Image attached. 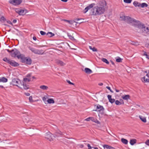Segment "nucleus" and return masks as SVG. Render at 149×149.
<instances>
[{"instance_id": "1", "label": "nucleus", "mask_w": 149, "mask_h": 149, "mask_svg": "<svg viewBox=\"0 0 149 149\" xmlns=\"http://www.w3.org/2000/svg\"><path fill=\"white\" fill-rule=\"evenodd\" d=\"M106 3L105 1H100L97 6H95L92 11V14L95 15H99L104 13L105 9Z\"/></svg>"}, {"instance_id": "2", "label": "nucleus", "mask_w": 149, "mask_h": 149, "mask_svg": "<svg viewBox=\"0 0 149 149\" xmlns=\"http://www.w3.org/2000/svg\"><path fill=\"white\" fill-rule=\"evenodd\" d=\"M120 18L121 20L125 21L128 23H135V25L137 27L141 29V30L144 26V24H141L140 22L132 19L129 16H125L123 13L120 14Z\"/></svg>"}, {"instance_id": "3", "label": "nucleus", "mask_w": 149, "mask_h": 149, "mask_svg": "<svg viewBox=\"0 0 149 149\" xmlns=\"http://www.w3.org/2000/svg\"><path fill=\"white\" fill-rule=\"evenodd\" d=\"M19 59H20L22 63L28 65H31L32 63L31 59L29 57H25L23 54H19Z\"/></svg>"}, {"instance_id": "4", "label": "nucleus", "mask_w": 149, "mask_h": 149, "mask_svg": "<svg viewBox=\"0 0 149 149\" xmlns=\"http://www.w3.org/2000/svg\"><path fill=\"white\" fill-rule=\"evenodd\" d=\"M6 50L9 52L10 55L11 57L14 58H17L19 59V51L16 48H14L11 50L9 49H6Z\"/></svg>"}, {"instance_id": "5", "label": "nucleus", "mask_w": 149, "mask_h": 149, "mask_svg": "<svg viewBox=\"0 0 149 149\" xmlns=\"http://www.w3.org/2000/svg\"><path fill=\"white\" fill-rule=\"evenodd\" d=\"M31 78H27L25 77L24 78L22 83L21 82V86H22L21 87L22 88H23L25 90H27L29 88V86L27 85L26 84V82H29L31 81Z\"/></svg>"}, {"instance_id": "6", "label": "nucleus", "mask_w": 149, "mask_h": 149, "mask_svg": "<svg viewBox=\"0 0 149 149\" xmlns=\"http://www.w3.org/2000/svg\"><path fill=\"white\" fill-rule=\"evenodd\" d=\"M29 49L32 52L36 54L42 55L44 53L42 50H39L33 48H30Z\"/></svg>"}, {"instance_id": "7", "label": "nucleus", "mask_w": 149, "mask_h": 149, "mask_svg": "<svg viewBox=\"0 0 149 149\" xmlns=\"http://www.w3.org/2000/svg\"><path fill=\"white\" fill-rule=\"evenodd\" d=\"M45 138L47 139L49 141H53L54 136L51 133L48 132L45 134Z\"/></svg>"}, {"instance_id": "8", "label": "nucleus", "mask_w": 149, "mask_h": 149, "mask_svg": "<svg viewBox=\"0 0 149 149\" xmlns=\"http://www.w3.org/2000/svg\"><path fill=\"white\" fill-rule=\"evenodd\" d=\"M104 109L103 107L99 104L97 105L96 109L95 110H93V111H99L101 113V114H103Z\"/></svg>"}, {"instance_id": "9", "label": "nucleus", "mask_w": 149, "mask_h": 149, "mask_svg": "<svg viewBox=\"0 0 149 149\" xmlns=\"http://www.w3.org/2000/svg\"><path fill=\"white\" fill-rule=\"evenodd\" d=\"M28 11L25 8H22L19 10V15H24Z\"/></svg>"}, {"instance_id": "10", "label": "nucleus", "mask_w": 149, "mask_h": 149, "mask_svg": "<svg viewBox=\"0 0 149 149\" xmlns=\"http://www.w3.org/2000/svg\"><path fill=\"white\" fill-rule=\"evenodd\" d=\"M95 5V4L93 3L90 4L88 6L86 7L83 10V12L84 13H86L88 10L91 8H93V6Z\"/></svg>"}, {"instance_id": "11", "label": "nucleus", "mask_w": 149, "mask_h": 149, "mask_svg": "<svg viewBox=\"0 0 149 149\" xmlns=\"http://www.w3.org/2000/svg\"><path fill=\"white\" fill-rule=\"evenodd\" d=\"M9 2L14 6L19 5V0H10L9 1Z\"/></svg>"}, {"instance_id": "12", "label": "nucleus", "mask_w": 149, "mask_h": 149, "mask_svg": "<svg viewBox=\"0 0 149 149\" xmlns=\"http://www.w3.org/2000/svg\"><path fill=\"white\" fill-rule=\"evenodd\" d=\"M142 31L144 33L149 34V27L144 26L142 29Z\"/></svg>"}, {"instance_id": "13", "label": "nucleus", "mask_w": 149, "mask_h": 149, "mask_svg": "<svg viewBox=\"0 0 149 149\" xmlns=\"http://www.w3.org/2000/svg\"><path fill=\"white\" fill-rule=\"evenodd\" d=\"M19 81V79H13L11 82V84L14 86H16L18 87L17 84H18Z\"/></svg>"}, {"instance_id": "14", "label": "nucleus", "mask_w": 149, "mask_h": 149, "mask_svg": "<svg viewBox=\"0 0 149 149\" xmlns=\"http://www.w3.org/2000/svg\"><path fill=\"white\" fill-rule=\"evenodd\" d=\"M146 76L147 78H146L145 77H144L142 78V80H143L145 82H147L149 83V71L148 73L146 74Z\"/></svg>"}, {"instance_id": "15", "label": "nucleus", "mask_w": 149, "mask_h": 149, "mask_svg": "<svg viewBox=\"0 0 149 149\" xmlns=\"http://www.w3.org/2000/svg\"><path fill=\"white\" fill-rule=\"evenodd\" d=\"M56 63L58 65L61 66H63L65 65V63H64L62 61L58 60H56Z\"/></svg>"}, {"instance_id": "16", "label": "nucleus", "mask_w": 149, "mask_h": 149, "mask_svg": "<svg viewBox=\"0 0 149 149\" xmlns=\"http://www.w3.org/2000/svg\"><path fill=\"white\" fill-rule=\"evenodd\" d=\"M12 66H14V67H16L18 66V65H19V64L18 63L15 62V61L11 60L9 63Z\"/></svg>"}, {"instance_id": "17", "label": "nucleus", "mask_w": 149, "mask_h": 149, "mask_svg": "<svg viewBox=\"0 0 149 149\" xmlns=\"http://www.w3.org/2000/svg\"><path fill=\"white\" fill-rule=\"evenodd\" d=\"M109 102L111 103H113L115 101V100L114 99H112L111 96V95H108L107 96Z\"/></svg>"}, {"instance_id": "18", "label": "nucleus", "mask_w": 149, "mask_h": 149, "mask_svg": "<svg viewBox=\"0 0 149 149\" xmlns=\"http://www.w3.org/2000/svg\"><path fill=\"white\" fill-rule=\"evenodd\" d=\"M63 135V133L59 130L57 131L55 134V135L57 136H61Z\"/></svg>"}, {"instance_id": "19", "label": "nucleus", "mask_w": 149, "mask_h": 149, "mask_svg": "<svg viewBox=\"0 0 149 149\" xmlns=\"http://www.w3.org/2000/svg\"><path fill=\"white\" fill-rule=\"evenodd\" d=\"M8 79L4 77H2L0 78V82H6L7 81Z\"/></svg>"}, {"instance_id": "20", "label": "nucleus", "mask_w": 149, "mask_h": 149, "mask_svg": "<svg viewBox=\"0 0 149 149\" xmlns=\"http://www.w3.org/2000/svg\"><path fill=\"white\" fill-rule=\"evenodd\" d=\"M104 149H115L114 148L108 145H104L103 146Z\"/></svg>"}, {"instance_id": "21", "label": "nucleus", "mask_w": 149, "mask_h": 149, "mask_svg": "<svg viewBox=\"0 0 149 149\" xmlns=\"http://www.w3.org/2000/svg\"><path fill=\"white\" fill-rule=\"evenodd\" d=\"M141 4L140 3L136 1H134L133 3V4L135 7L138 6V7H140Z\"/></svg>"}, {"instance_id": "22", "label": "nucleus", "mask_w": 149, "mask_h": 149, "mask_svg": "<svg viewBox=\"0 0 149 149\" xmlns=\"http://www.w3.org/2000/svg\"><path fill=\"white\" fill-rule=\"evenodd\" d=\"M130 96L129 95H125L124 96H122V98L124 100H127L128 99L130 98Z\"/></svg>"}, {"instance_id": "23", "label": "nucleus", "mask_w": 149, "mask_h": 149, "mask_svg": "<svg viewBox=\"0 0 149 149\" xmlns=\"http://www.w3.org/2000/svg\"><path fill=\"white\" fill-rule=\"evenodd\" d=\"M85 72L87 74H90L92 72V71L90 69L88 68H85Z\"/></svg>"}, {"instance_id": "24", "label": "nucleus", "mask_w": 149, "mask_h": 149, "mask_svg": "<svg viewBox=\"0 0 149 149\" xmlns=\"http://www.w3.org/2000/svg\"><path fill=\"white\" fill-rule=\"evenodd\" d=\"M139 118L143 122L146 123V118L141 116H139Z\"/></svg>"}, {"instance_id": "25", "label": "nucleus", "mask_w": 149, "mask_h": 149, "mask_svg": "<svg viewBox=\"0 0 149 149\" xmlns=\"http://www.w3.org/2000/svg\"><path fill=\"white\" fill-rule=\"evenodd\" d=\"M40 88L43 90H47L48 87V86L45 85H42L40 86Z\"/></svg>"}, {"instance_id": "26", "label": "nucleus", "mask_w": 149, "mask_h": 149, "mask_svg": "<svg viewBox=\"0 0 149 149\" xmlns=\"http://www.w3.org/2000/svg\"><path fill=\"white\" fill-rule=\"evenodd\" d=\"M121 141L123 143L125 144H127L128 143V141L127 140H126V139H124V138L121 139Z\"/></svg>"}, {"instance_id": "27", "label": "nucleus", "mask_w": 149, "mask_h": 149, "mask_svg": "<svg viewBox=\"0 0 149 149\" xmlns=\"http://www.w3.org/2000/svg\"><path fill=\"white\" fill-rule=\"evenodd\" d=\"M136 140L135 139H132L130 141V143L131 145H133L136 143Z\"/></svg>"}, {"instance_id": "28", "label": "nucleus", "mask_w": 149, "mask_h": 149, "mask_svg": "<svg viewBox=\"0 0 149 149\" xmlns=\"http://www.w3.org/2000/svg\"><path fill=\"white\" fill-rule=\"evenodd\" d=\"M47 102L49 104L51 103H54V100L52 99H48L47 100Z\"/></svg>"}, {"instance_id": "29", "label": "nucleus", "mask_w": 149, "mask_h": 149, "mask_svg": "<svg viewBox=\"0 0 149 149\" xmlns=\"http://www.w3.org/2000/svg\"><path fill=\"white\" fill-rule=\"evenodd\" d=\"M3 60L4 61L6 62H7L8 63H9L11 60L8 59L7 58L5 57V58H3Z\"/></svg>"}, {"instance_id": "30", "label": "nucleus", "mask_w": 149, "mask_h": 149, "mask_svg": "<svg viewBox=\"0 0 149 149\" xmlns=\"http://www.w3.org/2000/svg\"><path fill=\"white\" fill-rule=\"evenodd\" d=\"M116 61L117 62H121L122 61L123 59L121 58L120 57H118L117 58H116Z\"/></svg>"}, {"instance_id": "31", "label": "nucleus", "mask_w": 149, "mask_h": 149, "mask_svg": "<svg viewBox=\"0 0 149 149\" xmlns=\"http://www.w3.org/2000/svg\"><path fill=\"white\" fill-rule=\"evenodd\" d=\"M47 35H48L49 36L51 37L54 36V34L51 32H48L47 34Z\"/></svg>"}, {"instance_id": "32", "label": "nucleus", "mask_w": 149, "mask_h": 149, "mask_svg": "<svg viewBox=\"0 0 149 149\" xmlns=\"http://www.w3.org/2000/svg\"><path fill=\"white\" fill-rule=\"evenodd\" d=\"M6 20V19L3 16H2L0 18V21L1 22L3 23Z\"/></svg>"}, {"instance_id": "33", "label": "nucleus", "mask_w": 149, "mask_h": 149, "mask_svg": "<svg viewBox=\"0 0 149 149\" xmlns=\"http://www.w3.org/2000/svg\"><path fill=\"white\" fill-rule=\"evenodd\" d=\"M148 6V5L146 3H142L141 4L140 7L143 8L145 7H147Z\"/></svg>"}, {"instance_id": "34", "label": "nucleus", "mask_w": 149, "mask_h": 149, "mask_svg": "<svg viewBox=\"0 0 149 149\" xmlns=\"http://www.w3.org/2000/svg\"><path fill=\"white\" fill-rule=\"evenodd\" d=\"M102 61L103 62L105 63L106 64H108L109 63V62L108 61V60L105 58H102Z\"/></svg>"}, {"instance_id": "35", "label": "nucleus", "mask_w": 149, "mask_h": 149, "mask_svg": "<svg viewBox=\"0 0 149 149\" xmlns=\"http://www.w3.org/2000/svg\"><path fill=\"white\" fill-rule=\"evenodd\" d=\"M89 48L91 49L92 50V51L93 52H96L97 51V49L95 47H93L92 48L91 46H89Z\"/></svg>"}, {"instance_id": "36", "label": "nucleus", "mask_w": 149, "mask_h": 149, "mask_svg": "<svg viewBox=\"0 0 149 149\" xmlns=\"http://www.w3.org/2000/svg\"><path fill=\"white\" fill-rule=\"evenodd\" d=\"M62 20L64 21L65 22H68L70 24H73L72 22L70 20H66V19H63V20Z\"/></svg>"}, {"instance_id": "37", "label": "nucleus", "mask_w": 149, "mask_h": 149, "mask_svg": "<svg viewBox=\"0 0 149 149\" xmlns=\"http://www.w3.org/2000/svg\"><path fill=\"white\" fill-rule=\"evenodd\" d=\"M115 102L116 104L117 105H120L121 104V103L118 100H116Z\"/></svg>"}, {"instance_id": "38", "label": "nucleus", "mask_w": 149, "mask_h": 149, "mask_svg": "<svg viewBox=\"0 0 149 149\" xmlns=\"http://www.w3.org/2000/svg\"><path fill=\"white\" fill-rule=\"evenodd\" d=\"M77 146H79V148H82L84 147V144H78Z\"/></svg>"}, {"instance_id": "39", "label": "nucleus", "mask_w": 149, "mask_h": 149, "mask_svg": "<svg viewBox=\"0 0 149 149\" xmlns=\"http://www.w3.org/2000/svg\"><path fill=\"white\" fill-rule=\"evenodd\" d=\"M132 0H124V1L126 3H130Z\"/></svg>"}, {"instance_id": "40", "label": "nucleus", "mask_w": 149, "mask_h": 149, "mask_svg": "<svg viewBox=\"0 0 149 149\" xmlns=\"http://www.w3.org/2000/svg\"><path fill=\"white\" fill-rule=\"evenodd\" d=\"M63 141H64V143L66 145H68L69 143V142H68V141L66 139H65Z\"/></svg>"}, {"instance_id": "41", "label": "nucleus", "mask_w": 149, "mask_h": 149, "mask_svg": "<svg viewBox=\"0 0 149 149\" xmlns=\"http://www.w3.org/2000/svg\"><path fill=\"white\" fill-rule=\"evenodd\" d=\"M68 36L69 38L72 40H73L74 39V37L71 35L68 34Z\"/></svg>"}, {"instance_id": "42", "label": "nucleus", "mask_w": 149, "mask_h": 149, "mask_svg": "<svg viewBox=\"0 0 149 149\" xmlns=\"http://www.w3.org/2000/svg\"><path fill=\"white\" fill-rule=\"evenodd\" d=\"M29 101L30 102H33V100L32 97V96H30L29 97Z\"/></svg>"}, {"instance_id": "43", "label": "nucleus", "mask_w": 149, "mask_h": 149, "mask_svg": "<svg viewBox=\"0 0 149 149\" xmlns=\"http://www.w3.org/2000/svg\"><path fill=\"white\" fill-rule=\"evenodd\" d=\"M40 33L42 35H45L46 34L45 32L42 31H40Z\"/></svg>"}, {"instance_id": "44", "label": "nucleus", "mask_w": 149, "mask_h": 149, "mask_svg": "<svg viewBox=\"0 0 149 149\" xmlns=\"http://www.w3.org/2000/svg\"><path fill=\"white\" fill-rule=\"evenodd\" d=\"M96 119L95 118H94L93 117H91V120L93 122H95V121H96Z\"/></svg>"}, {"instance_id": "45", "label": "nucleus", "mask_w": 149, "mask_h": 149, "mask_svg": "<svg viewBox=\"0 0 149 149\" xmlns=\"http://www.w3.org/2000/svg\"><path fill=\"white\" fill-rule=\"evenodd\" d=\"M13 9L15 11L16 13L19 14V9L18 8H13Z\"/></svg>"}, {"instance_id": "46", "label": "nucleus", "mask_w": 149, "mask_h": 149, "mask_svg": "<svg viewBox=\"0 0 149 149\" xmlns=\"http://www.w3.org/2000/svg\"><path fill=\"white\" fill-rule=\"evenodd\" d=\"M31 73L29 74L26 76V77L27 78H31Z\"/></svg>"}, {"instance_id": "47", "label": "nucleus", "mask_w": 149, "mask_h": 149, "mask_svg": "<svg viewBox=\"0 0 149 149\" xmlns=\"http://www.w3.org/2000/svg\"><path fill=\"white\" fill-rule=\"evenodd\" d=\"M145 144L149 146V140H146V141L145 142Z\"/></svg>"}, {"instance_id": "48", "label": "nucleus", "mask_w": 149, "mask_h": 149, "mask_svg": "<svg viewBox=\"0 0 149 149\" xmlns=\"http://www.w3.org/2000/svg\"><path fill=\"white\" fill-rule=\"evenodd\" d=\"M106 88L108 89H109V90H110L111 92L113 93V91L111 90L110 87L107 86L106 87Z\"/></svg>"}, {"instance_id": "49", "label": "nucleus", "mask_w": 149, "mask_h": 149, "mask_svg": "<svg viewBox=\"0 0 149 149\" xmlns=\"http://www.w3.org/2000/svg\"><path fill=\"white\" fill-rule=\"evenodd\" d=\"M5 118H6V117H0V120H1V119H2V120H7V119H5Z\"/></svg>"}, {"instance_id": "50", "label": "nucleus", "mask_w": 149, "mask_h": 149, "mask_svg": "<svg viewBox=\"0 0 149 149\" xmlns=\"http://www.w3.org/2000/svg\"><path fill=\"white\" fill-rule=\"evenodd\" d=\"M67 82L70 84L73 85H74V84L73 83L71 82L69 80H67Z\"/></svg>"}, {"instance_id": "51", "label": "nucleus", "mask_w": 149, "mask_h": 149, "mask_svg": "<svg viewBox=\"0 0 149 149\" xmlns=\"http://www.w3.org/2000/svg\"><path fill=\"white\" fill-rule=\"evenodd\" d=\"M7 22L9 24L11 25L12 26H13V25L12 23L10 21H9V20L8 21H7Z\"/></svg>"}, {"instance_id": "52", "label": "nucleus", "mask_w": 149, "mask_h": 149, "mask_svg": "<svg viewBox=\"0 0 149 149\" xmlns=\"http://www.w3.org/2000/svg\"><path fill=\"white\" fill-rule=\"evenodd\" d=\"M87 146L88 147V149H92V147L90 146V145L89 144H88Z\"/></svg>"}, {"instance_id": "53", "label": "nucleus", "mask_w": 149, "mask_h": 149, "mask_svg": "<svg viewBox=\"0 0 149 149\" xmlns=\"http://www.w3.org/2000/svg\"><path fill=\"white\" fill-rule=\"evenodd\" d=\"M91 117H89V118H86L85 120H86L87 121H89L90 120H91Z\"/></svg>"}, {"instance_id": "54", "label": "nucleus", "mask_w": 149, "mask_h": 149, "mask_svg": "<svg viewBox=\"0 0 149 149\" xmlns=\"http://www.w3.org/2000/svg\"><path fill=\"white\" fill-rule=\"evenodd\" d=\"M24 94L27 96H29L30 95V93H25Z\"/></svg>"}, {"instance_id": "55", "label": "nucleus", "mask_w": 149, "mask_h": 149, "mask_svg": "<svg viewBox=\"0 0 149 149\" xmlns=\"http://www.w3.org/2000/svg\"><path fill=\"white\" fill-rule=\"evenodd\" d=\"M16 22H17V20L15 19L13 20V23H16Z\"/></svg>"}, {"instance_id": "56", "label": "nucleus", "mask_w": 149, "mask_h": 149, "mask_svg": "<svg viewBox=\"0 0 149 149\" xmlns=\"http://www.w3.org/2000/svg\"><path fill=\"white\" fill-rule=\"evenodd\" d=\"M46 98L45 97H43L42 100H43V101H46Z\"/></svg>"}, {"instance_id": "57", "label": "nucleus", "mask_w": 149, "mask_h": 149, "mask_svg": "<svg viewBox=\"0 0 149 149\" xmlns=\"http://www.w3.org/2000/svg\"><path fill=\"white\" fill-rule=\"evenodd\" d=\"M144 55L146 56H148V55L146 53V52H145L144 54Z\"/></svg>"}, {"instance_id": "58", "label": "nucleus", "mask_w": 149, "mask_h": 149, "mask_svg": "<svg viewBox=\"0 0 149 149\" xmlns=\"http://www.w3.org/2000/svg\"><path fill=\"white\" fill-rule=\"evenodd\" d=\"M3 25L5 26H6L7 27H10V26H9L7 24H3Z\"/></svg>"}, {"instance_id": "59", "label": "nucleus", "mask_w": 149, "mask_h": 149, "mask_svg": "<svg viewBox=\"0 0 149 149\" xmlns=\"http://www.w3.org/2000/svg\"><path fill=\"white\" fill-rule=\"evenodd\" d=\"M33 40H36L37 39L36 37L35 36L33 37Z\"/></svg>"}, {"instance_id": "60", "label": "nucleus", "mask_w": 149, "mask_h": 149, "mask_svg": "<svg viewBox=\"0 0 149 149\" xmlns=\"http://www.w3.org/2000/svg\"><path fill=\"white\" fill-rule=\"evenodd\" d=\"M95 122L97 123H99V121L98 120H97L96 119V121H95Z\"/></svg>"}, {"instance_id": "61", "label": "nucleus", "mask_w": 149, "mask_h": 149, "mask_svg": "<svg viewBox=\"0 0 149 149\" xmlns=\"http://www.w3.org/2000/svg\"><path fill=\"white\" fill-rule=\"evenodd\" d=\"M81 19L76 18L75 20V21H78L80 20Z\"/></svg>"}, {"instance_id": "62", "label": "nucleus", "mask_w": 149, "mask_h": 149, "mask_svg": "<svg viewBox=\"0 0 149 149\" xmlns=\"http://www.w3.org/2000/svg\"><path fill=\"white\" fill-rule=\"evenodd\" d=\"M109 134H110V135H111L112 136H113V137H114V136L113 135H115L114 134H113L112 133V134H110V133H109Z\"/></svg>"}, {"instance_id": "63", "label": "nucleus", "mask_w": 149, "mask_h": 149, "mask_svg": "<svg viewBox=\"0 0 149 149\" xmlns=\"http://www.w3.org/2000/svg\"><path fill=\"white\" fill-rule=\"evenodd\" d=\"M23 0H19V5L22 2Z\"/></svg>"}, {"instance_id": "64", "label": "nucleus", "mask_w": 149, "mask_h": 149, "mask_svg": "<svg viewBox=\"0 0 149 149\" xmlns=\"http://www.w3.org/2000/svg\"><path fill=\"white\" fill-rule=\"evenodd\" d=\"M99 85L100 86H102L103 85V84L102 83H100L99 84Z\"/></svg>"}]
</instances>
